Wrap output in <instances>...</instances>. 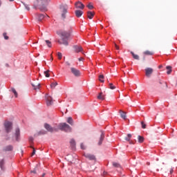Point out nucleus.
Segmentation results:
<instances>
[{
    "mask_svg": "<svg viewBox=\"0 0 177 177\" xmlns=\"http://www.w3.org/2000/svg\"><path fill=\"white\" fill-rule=\"evenodd\" d=\"M45 97L46 106H52V104H53V98H52V97H50V95H49L48 94H46Z\"/></svg>",
    "mask_w": 177,
    "mask_h": 177,
    "instance_id": "5",
    "label": "nucleus"
},
{
    "mask_svg": "<svg viewBox=\"0 0 177 177\" xmlns=\"http://www.w3.org/2000/svg\"><path fill=\"white\" fill-rule=\"evenodd\" d=\"M13 150V146L8 145L3 149V151H12Z\"/></svg>",
    "mask_w": 177,
    "mask_h": 177,
    "instance_id": "16",
    "label": "nucleus"
},
{
    "mask_svg": "<svg viewBox=\"0 0 177 177\" xmlns=\"http://www.w3.org/2000/svg\"><path fill=\"white\" fill-rule=\"evenodd\" d=\"M75 51L78 53L80 52H82V47L80 46H73Z\"/></svg>",
    "mask_w": 177,
    "mask_h": 177,
    "instance_id": "15",
    "label": "nucleus"
},
{
    "mask_svg": "<svg viewBox=\"0 0 177 177\" xmlns=\"http://www.w3.org/2000/svg\"><path fill=\"white\" fill-rule=\"evenodd\" d=\"M127 138H129L131 139V138H132V135L129 133V134L127 135Z\"/></svg>",
    "mask_w": 177,
    "mask_h": 177,
    "instance_id": "48",
    "label": "nucleus"
},
{
    "mask_svg": "<svg viewBox=\"0 0 177 177\" xmlns=\"http://www.w3.org/2000/svg\"><path fill=\"white\" fill-rule=\"evenodd\" d=\"M84 156L86 158H88V160H96V157L95 156V155H92L91 153H84Z\"/></svg>",
    "mask_w": 177,
    "mask_h": 177,
    "instance_id": "10",
    "label": "nucleus"
},
{
    "mask_svg": "<svg viewBox=\"0 0 177 177\" xmlns=\"http://www.w3.org/2000/svg\"><path fill=\"white\" fill-rule=\"evenodd\" d=\"M115 48L117 50H120V46H118L116 44H115Z\"/></svg>",
    "mask_w": 177,
    "mask_h": 177,
    "instance_id": "43",
    "label": "nucleus"
},
{
    "mask_svg": "<svg viewBox=\"0 0 177 177\" xmlns=\"http://www.w3.org/2000/svg\"><path fill=\"white\" fill-rule=\"evenodd\" d=\"M71 72L75 77H81V71L76 68L71 67Z\"/></svg>",
    "mask_w": 177,
    "mask_h": 177,
    "instance_id": "6",
    "label": "nucleus"
},
{
    "mask_svg": "<svg viewBox=\"0 0 177 177\" xmlns=\"http://www.w3.org/2000/svg\"><path fill=\"white\" fill-rule=\"evenodd\" d=\"M138 139L139 143H143V142H145V138H143V136H138Z\"/></svg>",
    "mask_w": 177,
    "mask_h": 177,
    "instance_id": "23",
    "label": "nucleus"
},
{
    "mask_svg": "<svg viewBox=\"0 0 177 177\" xmlns=\"http://www.w3.org/2000/svg\"><path fill=\"white\" fill-rule=\"evenodd\" d=\"M93 16H95V12L88 11L87 12V17L91 20V19H93Z\"/></svg>",
    "mask_w": 177,
    "mask_h": 177,
    "instance_id": "17",
    "label": "nucleus"
},
{
    "mask_svg": "<svg viewBox=\"0 0 177 177\" xmlns=\"http://www.w3.org/2000/svg\"><path fill=\"white\" fill-rule=\"evenodd\" d=\"M97 99H100V100H104V95H103V93H100L99 94Z\"/></svg>",
    "mask_w": 177,
    "mask_h": 177,
    "instance_id": "25",
    "label": "nucleus"
},
{
    "mask_svg": "<svg viewBox=\"0 0 177 177\" xmlns=\"http://www.w3.org/2000/svg\"><path fill=\"white\" fill-rule=\"evenodd\" d=\"M80 147H81V149H82V150H85V145H84V143H82V144L80 145Z\"/></svg>",
    "mask_w": 177,
    "mask_h": 177,
    "instance_id": "40",
    "label": "nucleus"
},
{
    "mask_svg": "<svg viewBox=\"0 0 177 177\" xmlns=\"http://www.w3.org/2000/svg\"><path fill=\"white\" fill-rule=\"evenodd\" d=\"M103 140H104V133H102L98 142V146H101V145L103 143Z\"/></svg>",
    "mask_w": 177,
    "mask_h": 177,
    "instance_id": "14",
    "label": "nucleus"
},
{
    "mask_svg": "<svg viewBox=\"0 0 177 177\" xmlns=\"http://www.w3.org/2000/svg\"><path fill=\"white\" fill-rule=\"evenodd\" d=\"M174 172V169H170V174H172Z\"/></svg>",
    "mask_w": 177,
    "mask_h": 177,
    "instance_id": "50",
    "label": "nucleus"
},
{
    "mask_svg": "<svg viewBox=\"0 0 177 177\" xmlns=\"http://www.w3.org/2000/svg\"><path fill=\"white\" fill-rule=\"evenodd\" d=\"M16 140H19V136H20V129L17 128L15 129Z\"/></svg>",
    "mask_w": 177,
    "mask_h": 177,
    "instance_id": "18",
    "label": "nucleus"
},
{
    "mask_svg": "<svg viewBox=\"0 0 177 177\" xmlns=\"http://www.w3.org/2000/svg\"><path fill=\"white\" fill-rule=\"evenodd\" d=\"M32 149H33V151L32 153V156H34L35 154V148L30 147Z\"/></svg>",
    "mask_w": 177,
    "mask_h": 177,
    "instance_id": "42",
    "label": "nucleus"
},
{
    "mask_svg": "<svg viewBox=\"0 0 177 177\" xmlns=\"http://www.w3.org/2000/svg\"><path fill=\"white\" fill-rule=\"evenodd\" d=\"M120 117L123 120H127V112L125 111H120Z\"/></svg>",
    "mask_w": 177,
    "mask_h": 177,
    "instance_id": "19",
    "label": "nucleus"
},
{
    "mask_svg": "<svg viewBox=\"0 0 177 177\" xmlns=\"http://www.w3.org/2000/svg\"><path fill=\"white\" fill-rule=\"evenodd\" d=\"M66 66H68V67H70V66H71V64L70 62H66Z\"/></svg>",
    "mask_w": 177,
    "mask_h": 177,
    "instance_id": "45",
    "label": "nucleus"
},
{
    "mask_svg": "<svg viewBox=\"0 0 177 177\" xmlns=\"http://www.w3.org/2000/svg\"><path fill=\"white\" fill-rule=\"evenodd\" d=\"M10 2H13L15 0H8Z\"/></svg>",
    "mask_w": 177,
    "mask_h": 177,
    "instance_id": "53",
    "label": "nucleus"
},
{
    "mask_svg": "<svg viewBox=\"0 0 177 177\" xmlns=\"http://www.w3.org/2000/svg\"><path fill=\"white\" fill-rule=\"evenodd\" d=\"M87 8H88V9H90V10H92V9H93V6L92 5V3H89L88 6H87Z\"/></svg>",
    "mask_w": 177,
    "mask_h": 177,
    "instance_id": "37",
    "label": "nucleus"
},
{
    "mask_svg": "<svg viewBox=\"0 0 177 177\" xmlns=\"http://www.w3.org/2000/svg\"><path fill=\"white\" fill-rule=\"evenodd\" d=\"M44 128L46 129L48 132H53L54 131H57L58 128L52 127L49 124H44Z\"/></svg>",
    "mask_w": 177,
    "mask_h": 177,
    "instance_id": "7",
    "label": "nucleus"
},
{
    "mask_svg": "<svg viewBox=\"0 0 177 177\" xmlns=\"http://www.w3.org/2000/svg\"><path fill=\"white\" fill-rule=\"evenodd\" d=\"M76 9H84L85 8V6L80 1H77L75 3Z\"/></svg>",
    "mask_w": 177,
    "mask_h": 177,
    "instance_id": "11",
    "label": "nucleus"
},
{
    "mask_svg": "<svg viewBox=\"0 0 177 177\" xmlns=\"http://www.w3.org/2000/svg\"><path fill=\"white\" fill-rule=\"evenodd\" d=\"M44 18H45V15L40 14L39 15V17H38V21H41L42 20H44Z\"/></svg>",
    "mask_w": 177,
    "mask_h": 177,
    "instance_id": "26",
    "label": "nucleus"
},
{
    "mask_svg": "<svg viewBox=\"0 0 177 177\" xmlns=\"http://www.w3.org/2000/svg\"><path fill=\"white\" fill-rule=\"evenodd\" d=\"M63 57V55H62V53H57V57L59 59V60H62V57Z\"/></svg>",
    "mask_w": 177,
    "mask_h": 177,
    "instance_id": "35",
    "label": "nucleus"
},
{
    "mask_svg": "<svg viewBox=\"0 0 177 177\" xmlns=\"http://www.w3.org/2000/svg\"><path fill=\"white\" fill-rule=\"evenodd\" d=\"M46 44L48 45V48H52V43L49 40H46Z\"/></svg>",
    "mask_w": 177,
    "mask_h": 177,
    "instance_id": "31",
    "label": "nucleus"
},
{
    "mask_svg": "<svg viewBox=\"0 0 177 177\" xmlns=\"http://www.w3.org/2000/svg\"><path fill=\"white\" fill-rule=\"evenodd\" d=\"M153 71H154V70L153 69V68H145V75H146V77H147L148 78H150V77H151V74H153Z\"/></svg>",
    "mask_w": 177,
    "mask_h": 177,
    "instance_id": "9",
    "label": "nucleus"
},
{
    "mask_svg": "<svg viewBox=\"0 0 177 177\" xmlns=\"http://www.w3.org/2000/svg\"><path fill=\"white\" fill-rule=\"evenodd\" d=\"M25 8L27 10H30V7L28 6V5L25 4Z\"/></svg>",
    "mask_w": 177,
    "mask_h": 177,
    "instance_id": "44",
    "label": "nucleus"
},
{
    "mask_svg": "<svg viewBox=\"0 0 177 177\" xmlns=\"http://www.w3.org/2000/svg\"><path fill=\"white\" fill-rule=\"evenodd\" d=\"M12 122H9V121H6L4 122V127L6 129V132H7V133H9V132H10V131H12Z\"/></svg>",
    "mask_w": 177,
    "mask_h": 177,
    "instance_id": "4",
    "label": "nucleus"
},
{
    "mask_svg": "<svg viewBox=\"0 0 177 177\" xmlns=\"http://www.w3.org/2000/svg\"><path fill=\"white\" fill-rule=\"evenodd\" d=\"M125 140H127V142H129V140H131V138L127 137V138H125Z\"/></svg>",
    "mask_w": 177,
    "mask_h": 177,
    "instance_id": "49",
    "label": "nucleus"
},
{
    "mask_svg": "<svg viewBox=\"0 0 177 177\" xmlns=\"http://www.w3.org/2000/svg\"><path fill=\"white\" fill-rule=\"evenodd\" d=\"M34 140V138L32 137L29 138V142H32Z\"/></svg>",
    "mask_w": 177,
    "mask_h": 177,
    "instance_id": "47",
    "label": "nucleus"
},
{
    "mask_svg": "<svg viewBox=\"0 0 177 177\" xmlns=\"http://www.w3.org/2000/svg\"><path fill=\"white\" fill-rule=\"evenodd\" d=\"M113 165L115 167V168H120V167H121V165H120V163H117L115 162H113Z\"/></svg>",
    "mask_w": 177,
    "mask_h": 177,
    "instance_id": "32",
    "label": "nucleus"
},
{
    "mask_svg": "<svg viewBox=\"0 0 177 177\" xmlns=\"http://www.w3.org/2000/svg\"><path fill=\"white\" fill-rule=\"evenodd\" d=\"M67 122L68 124H70V125H73V118L71 117L68 118Z\"/></svg>",
    "mask_w": 177,
    "mask_h": 177,
    "instance_id": "29",
    "label": "nucleus"
},
{
    "mask_svg": "<svg viewBox=\"0 0 177 177\" xmlns=\"http://www.w3.org/2000/svg\"><path fill=\"white\" fill-rule=\"evenodd\" d=\"M32 86L33 87V89H35V91H37V89H39V86H41V84L39 83L34 82L32 83Z\"/></svg>",
    "mask_w": 177,
    "mask_h": 177,
    "instance_id": "13",
    "label": "nucleus"
},
{
    "mask_svg": "<svg viewBox=\"0 0 177 177\" xmlns=\"http://www.w3.org/2000/svg\"><path fill=\"white\" fill-rule=\"evenodd\" d=\"M159 83H160V84H162V83H161V81H160Z\"/></svg>",
    "mask_w": 177,
    "mask_h": 177,
    "instance_id": "57",
    "label": "nucleus"
},
{
    "mask_svg": "<svg viewBox=\"0 0 177 177\" xmlns=\"http://www.w3.org/2000/svg\"><path fill=\"white\" fill-rule=\"evenodd\" d=\"M131 54L132 55L133 59L136 60H139V55L134 54V53L132 51L131 52Z\"/></svg>",
    "mask_w": 177,
    "mask_h": 177,
    "instance_id": "24",
    "label": "nucleus"
},
{
    "mask_svg": "<svg viewBox=\"0 0 177 177\" xmlns=\"http://www.w3.org/2000/svg\"><path fill=\"white\" fill-rule=\"evenodd\" d=\"M166 68H167V70H168L167 72V74H168V75H169V74H171V73H172V66H167L166 67Z\"/></svg>",
    "mask_w": 177,
    "mask_h": 177,
    "instance_id": "22",
    "label": "nucleus"
},
{
    "mask_svg": "<svg viewBox=\"0 0 177 177\" xmlns=\"http://www.w3.org/2000/svg\"><path fill=\"white\" fill-rule=\"evenodd\" d=\"M119 111H122V110H119Z\"/></svg>",
    "mask_w": 177,
    "mask_h": 177,
    "instance_id": "58",
    "label": "nucleus"
},
{
    "mask_svg": "<svg viewBox=\"0 0 177 177\" xmlns=\"http://www.w3.org/2000/svg\"><path fill=\"white\" fill-rule=\"evenodd\" d=\"M58 129L64 131V132H71V127L66 123H61L58 124Z\"/></svg>",
    "mask_w": 177,
    "mask_h": 177,
    "instance_id": "2",
    "label": "nucleus"
},
{
    "mask_svg": "<svg viewBox=\"0 0 177 177\" xmlns=\"http://www.w3.org/2000/svg\"><path fill=\"white\" fill-rule=\"evenodd\" d=\"M44 75L47 78H48V77L50 75H49V71H44Z\"/></svg>",
    "mask_w": 177,
    "mask_h": 177,
    "instance_id": "36",
    "label": "nucleus"
},
{
    "mask_svg": "<svg viewBox=\"0 0 177 177\" xmlns=\"http://www.w3.org/2000/svg\"><path fill=\"white\" fill-rule=\"evenodd\" d=\"M99 81L100 82H104V76L103 75H99Z\"/></svg>",
    "mask_w": 177,
    "mask_h": 177,
    "instance_id": "27",
    "label": "nucleus"
},
{
    "mask_svg": "<svg viewBox=\"0 0 177 177\" xmlns=\"http://www.w3.org/2000/svg\"><path fill=\"white\" fill-rule=\"evenodd\" d=\"M143 53L145 56H153V55H154V53L150 50H146Z\"/></svg>",
    "mask_w": 177,
    "mask_h": 177,
    "instance_id": "20",
    "label": "nucleus"
},
{
    "mask_svg": "<svg viewBox=\"0 0 177 177\" xmlns=\"http://www.w3.org/2000/svg\"><path fill=\"white\" fill-rule=\"evenodd\" d=\"M71 31L72 29L71 28H70L69 30L64 29L57 32L58 35H59V37H61V40H58V44H59L60 45L62 44L65 45V46H67L68 45V41H67V40L71 35Z\"/></svg>",
    "mask_w": 177,
    "mask_h": 177,
    "instance_id": "1",
    "label": "nucleus"
},
{
    "mask_svg": "<svg viewBox=\"0 0 177 177\" xmlns=\"http://www.w3.org/2000/svg\"><path fill=\"white\" fill-rule=\"evenodd\" d=\"M53 57H51V61H53Z\"/></svg>",
    "mask_w": 177,
    "mask_h": 177,
    "instance_id": "56",
    "label": "nucleus"
},
{
    "mask_svg": "<svg viewBox=\"0 0 177 177\" xmlns=\"http://www.w3.org/2000/svg\"><path fill=\"white\" fill-rule=\"evenodd\" d=\"M71 146L74 149L75 147V140L74 139L71 140Z\"/></svg>",
    "mask_w": 177,
    "mask_h": 177,
    "instance_id": "28",
    "label": "nucleus"
},
{
    "mask_svg": "<svg viewBox=\"0 0 177 177\" xmlns=\"http://www.w3.org/2000/svg\"><path fill=\"white\" fill-rule=\"evenodd\" d=\"M3 165H5V160L3 159L0 161V168L1 169H2V171L5 169V167H3Z\"/></svg>",
    "mask_w": 177,
    "mask_h": 177,
    "instance_id": "21",
    "label": "nucleus"
},
{
    "mask_svg": "<svg viewBox=\"0 0 177 177\" xmlns=\"http://www.w3.org/2000/svg\"><path fill=\"white\" fill-rule=\"evenodd\" d=\"M109 88L110 89H115V86L113 84V83L109 84Z\"/></svg>",
    "mask_w": 177,
    "mask_h": 177,
    "instance_id": "38",
    "label": "nucleus"
},
{
    "mask_svg": "<svg viewBox=\"0 0 177 177\" xmlns=\"http://www.w3.org/2000/svg\"><path fill=\"white\" fill-rule=\"evenodd\" d=\"M165 85H166V88H167L168 87V85H167V83H165Z\"/></svg>",
    "mask_w": 177,
    "mask_h": 177,
    "instance_id": "55",
    "label": "nucleus"
},
{
    "mask_svg": "<svg viewBox=\"0 0 177 177\" xmlns=\"http://www.w3.org/2000/svg\"><path fill=\"white\" fill-rule=\"evenodd\" d=\"M56 86H57V83L56 82H55L50 84V88H52L53 89H55V88H56Z\"/></svg>",
    "mask_w": 177,
    "mask_h": 177,
    "instance_id": "30",
    "label": "nucleus"
},
{
    "mask_svg": "<svg viewBox=\"0 0 177 177\" xmlns=\"http://www.w3.org/2000/svg\"><path fill=\"white\" fill-rule=\"evenodd\" d=\"M79 62H84V57H80L78 59Z\"/></svg>",
    "mask_w": 177,
    "mask_h": 177,
    "instance_id": "46",
    "label": "nucleus"
},
{
    "mask_svg": "<svg viewBox=\"0 0 177 177\" xmlns=\"http://www.w3.org/2000/svg\"><path fill=\"white\" fill-rule=\"evenodd\" d=\"M38 167V165L35 167V168L30 171V174H34L35 175L37 174V167Z\"/></svg>",
    "mask_w": 177,
    "mask_h": 177,
    "instance_id": "33",
    "label": "nucleus"
},
{
    "mask_svg": "<svg viewBox=\"0 0 177 177\" xmlns=\"http://www.w3.org/2000/svg\"><path fill=\"white\" fill-rule=\"evenodd\" d=\"M3 35L4 37V39H9V37H8V35H6V33H3Z\"/></svg>",
    "mask_w": 177,
    "mask_h": 177,
    "instance_id": "41",
    "label": "nucleus"
},
{
    "mask_svg": "<svg viewBox=\"0 0 177 177\" xmlns=\"http://www.w3.org/2000/svg\"><path fill=\"white\" fill-rule=\"evenodd\" d=\"M45 175H46V174L44 173L41 176H42V177H45Z\"/></svg>",
    "mask_w": 177,
    "mask_h": 177,
    "instance_id": "52",
    "label": "nucleus"
},
{
    "mask_svg": "<svg viewBox=\"0 0 177 177\" xmlns=\"http://www.w3.org/2000/svg\"><path fill=\"white\" fill-rule=\"evenodd\" d=\"M162 68V66H159V68Z\"/></svg>",
    "mask_w": 177,
    "mask_h": 177,
    "instance_id": "54",
    "label": "nucleus"
},
{
    "mask_svg": "<svg viewBox=\"0 0 177 177\" xmlns=\"http://www.w3.org/2000/svg\"><path fill=\"white\" fill-rule=\"evenodd\" d=\"M40 10H42V8H40Z\"/></svg>",
    "mask_w": 177,
    "mask_h": 177,
    "instance_id": "59",
    "label": "nucleus"
},
{
    "mask_svg": "<svg viewBox=\"0 0 177 177\" xmlns=\"http://www.w3.org/2000/svg\"><path fill=\"white\" fill-rule=\"evenodd\" d=\"M37 2L39 6H46L50 0H37Z\"/></svg>",
    "mask_w": 177,
    "mask_h": 177,
    "instance_id": "8",
    "label": "nucleus"
},
{
    "mask_svg": "<svg viewBox=\"0 0 177 177\" xmlns=\"http://www.w3.org/2000/svg\"><path fill=\"white\" fill-rule=\"evenodd\" d=\"M68 10V7L67 6L61 5L59 7V10L61 13L62 18L63 20L66 19V15H67V10Z\"/></svg>",
    "mask_w": 177,
    "mask_h": 177,
    "instance_id": "3",
    "label": "nucleus"
},
{
    "mask_svg": "<svg viewBox=\"0 0 177 177\" xmlns=\"http://www.w3.org/2000/svg\"><path fill=\"white\" fill-rule=\"evenodd\" d=\"M130 145H135V142L131 141V142H130Z\"/></svg>",
    "mask_w": 177,
    "mask_h": 177,
    "instance_id": "51",
    "label": "nucleus"
},
{
    "mask_svg": "<svg viewBox=\"0 0 177 177\" xmlns=\"http://www.w3.org/2000/svg\"><path fill=\"white\" fill-rule=\"evenodd\" d=\"M11 91L14 93L15 97H17V91H16V89L12 88Z\"/></svg>",
    "mask_w": 177,
    "mask_h": 177,
    "instance_id": "34",
    "label": "nucleus"
},
{
    "mask_svg": "<svg viewBox=\"0 0 177 177\" xmlns=\"http://www.w3.org/2000/svg\"><path fill=\"white\" fill-rule=\"evenodd\" d=\"M75 15L76 17H81V16H82V15H84V12H82L80 10H76L75 11Z\"/></svg>",
    "mask_w": 177,
    "mask_h": 177,
    "instance_id": "12",
    "label": "nucleus"
},
{
    "mask_svg": "<svg viewBox=\"0 0 177 177\" xmlns=\"http://www.w3.org/2000/svg\"><path fill=\"white\" fill-rule=\"evenodd\" d=\"M141 125L142 129H146V124H145V122H141Z\"/></svg>",
    "mask_w": 177,
    "mask_h": 177,
    "instance_id": "39",
    "label": "nucleus"
}]
</instances>
